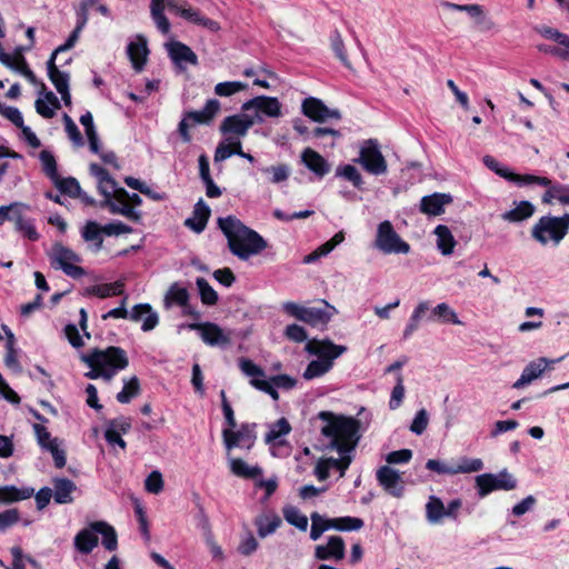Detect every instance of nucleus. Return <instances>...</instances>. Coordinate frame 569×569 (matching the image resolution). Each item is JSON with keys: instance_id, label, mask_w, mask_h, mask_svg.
<instances>
[{"instance_id": "obj_1", "label": "nucleus", "mask_w": 569, "mask_h": 569, "mask_svg": "<svg viewBox=\"0 0 569 569\" xmlns=\"http://www.w3.org/2000/svg\"><path fill=\"white\" fill-rule=\"evenodd\" d=\"M319 419L323 421L321 433L330 440L329 447L339 452L340 458H322L330 469H338L340 477L345 476L346 470L352 461L351 452L358 445L359 421L353 418L336 416L329 411H321Z\"/></svg>"}, {"instance_id": "obj_2", "label": "nucleus", "mask_w": 569, "mask_h": 569, "mask_svg": "<svg viewBox=\"0 0 569 569\" xmlns=\"http://www.w3.org/2000/svg\"><path fill=\"white\" fill-rule=\"evenodd\" d=\"M81 361L89 368L84 376L89 379H103L111 381L113 377L129 366L127 352L120 347L92 349L81 356Z\"/></svg>"}, {"instance_id": "obj_3", "label": "nucleus", "mask_w": 569, "mask_h": 569, "mask_svg": "<svg viewBox=\"0 0 569 569\" xmlns=\"http://www.w3.org/2000/svg\"><path fill=\"white\" fill-rule=\"evenodd\" d=\"M305 350L317 357L302 373L305 380H313L326 376L333 368L336 359L347 351V347L336 345L329 339H311L307 341Z\"/></svg>"}, {"instance_id": "obj_4", "label": "nucleus", "mask_w": 569, "mask_h": 569, "mask_svg": "<svg viewBox=\"0 0 569 569\" xmlns=\"http://www.w3.org/2000/svg\"><path fill=\"white\" fill-rule=\"evenodd\" d=\"M218 224L228 239L229 249H264L267 247V242L258 232L233 216L219 218Z\"/></svg>"}, {"instance_id": "obj_5", "label": "nucleus", "mask_w": 569, "mask_h": 569, "mask_svg": "<svg viewBox=\"0 0 569 569\" xmlns=\"http://www.w3.org/2000/svg\"><path fill=\"white\" fill-rule=\"evenodd\" d=\"M569 229V214L562 217H541L532 229V236L541 244H558Z\"/></svg>"}, {"instance_id": "obj_6", "label": "nucleus", "mask_w": 569, "mask_h": 569, "mask_svg": "<svg viewBox=\"0 0 569 569\" xmlns=\"http://www.w3.org/2000/svg\"><path fill=\"white\" fill-rule=\"evenodd\" d=\"M517 486V478L507 469H502L497 473H481L475 478V487L480 498H485L493 491H511Z\"/></svg>"}, {"instance_id": "obj_7", "label": "nucleus", "mask_w": 569, "mask_h": 569, "mask_svg": "<svg viewBox=\"0 0 569 569\" xmlns=\"http://www.w3.org/2000/svg\"><path fill=\"white\" fill-rule=\"evenodd\" d=\"M292 431V427L287 418H280L274 422L267 425V432L263 441L269 447L273 457H279L282 449L289 448L288 436Z\"/></svg>"}, {"instance_id": "obj_8", "label": "nucleus", "mask_w": 569, "mask_h": 569, "mask_svg": "<svg viewBox=\"0 0 569 569\" xmlns=\"http://www.w3.org/2000/svg\"><path fill=\"white\" fill-rule=\"evenodd\" d=\"M369 173L383 174L387 172V162L375 140H368L360 149L357 160Z\"/></svg>"}, {"instance_id": "obj_9", "label": "nucleus", "mask_w": 569, "mask_h": 569, "mask_svg": "<svg viewBox=\"0 0 569 569\" xmlns=\"http://www.w3.org/2000/svg\"><path fill=\"white\" fill-rule=\"evenodd\" d=\"M223 443L228 451L233 448H243L250 450L256 442V423H243L239 430L223 429Z\"/></svg>"}, {"instance_id": "obj_10", "label": "nucleus", "mask_w": 569, "mask_h": 569, "mask_svg": "<svg viewBox=\"0 0 569 569\" xmlns=\"http://www.w3.org/2000/svg\"><path fill=\"white\" fill-rule=\"evenodd\" d=\"M256 122H262V119L259 116L253 118L247 113L229 116L221 122L220 132L226 137H233V139L240 140L247 136L249 129Z\"/></svg>"}, {"instance_id": "obj_11", "label": "nucleus", "mask_w": 569, "mask_h": 569, "mask_svg": "<svg viewBox=\"0 0 569 569\" xmlns=\"http://www.w3.org/2000/svg\"><path fill=\"white\" fill-rule=\"evenodd\" d=\"M188 328L198 331L208 346L226 347L231 343V331H226L213 322L190 323Z\"/></svg>"}, {"instance_id": "obj_12", "label": "nucleus", "mask_w": 569, "mask_h": 569, "mask_svg": "<svg viewBox=\"0 0 569 569\" xmlns=\"http://www.w3.org/2000/svg\"><path fill=\"white\" fill-rule=\"evenodd\" d=\"M563 357L557 359H548L545 357H540L533 361H530L522 370L520 377L513 382V389H522L526 386L530 385L533 380L540 378L543 372L558 362H560Z\"/></svg>"}, {"instance_id": "obj_13", "label": "nucleus", "mask_w": 569, "mask_h": 569, "mask_svg": "<svg viewBox=\"0 0 569 569\" xmlns=\"http://www.w3.org/2000/svg\"><path fill=\"white\" fill-rule=\"evenodd\" d=\"M302 113L315 122H326L328 120H340L341 113L338 109L327 107L322 100L309 97L301 103Z\"/></svg>"}, {"instance_id": "obj_14", "label": "nucleus", "mask_w": 569, "mask_h": 569, "mask_svg": "<svg viewBox=\"0 0 569 569\" xmlns=\"http://www.w3.org/2000/svg\"><path fill=\"white\" fill-rule=\"evenodd\" d=\"M102 206L109 208L111 213L121 214L131 221H139L141 218V213L128 202V191L123 188L117 190L112 197L104 199Z\"/></svg>"}, {"instance_id": "obj_15", "label": "nucleus", "mask_w": 569, "mask_h": 569, "mask_svg": "<svg viewBox=\"0 0 569 569\" xmlns=\"http://www.w3.org/2000/svg\"><path fill=\"white\" fill-rule=\"evenodd\" d=\"M80 261V257L74 251H53L50 256V262L54 269H61L74 279L84 274V269L76 264Z\"/></svg>"}, {"instance_id": "obj_16", "label": "nucleus", "mask_w": 569, "mask_h": 569, "mask_svg": "<svg viewBox=\"0 0 569 569\" xmlns=\"http://www.w3.org/2000/svg\"><path fill=\"white\" fill-rule=\"evenodd\" d=\"M377 481L383 488L386 492L395 498H401L405 492V485L401 478V473L389 467L382 466L377 470Z\"/></svg>"}, {"instance_id": "obj_17", "label": "nucleus", "mask_w": 569, "mask_h": 569, "mask_svg": "<svg viewBox=\"0 0 569 569\" xmlns=\"http://www.w3.org/2000/svg\"><path fill=\"white\" fill-rule=\"evenodd\" d=\"M56 57L57 54L52 53L49 61L47 62L48 76L57 91L61 94V99L63 100L66 106L71 104V94L69 91V73L62 72L56 66Z\"/></svg>"}, {"instance_id": "obj_18", "label": "nucleus", "mask_w": 569, "mask_h": 569, "mask_svg": "<svg viewBox=\"0 0 569 569\" xmlns=\"http://www.w3.org/2000/svg\"><path fill=\"white\" fill-rule=\"evenodd\" d=\"M376 246L378 249H409V246L400 239L388 220L378 226Z\"/></svg>"}, {"instance_id": "obj_19", "label": "nucleus", "mask_w": 569, "mask_h": 569, "mask_svg": "<svg viewBox=\"0 0 569 569\" xmlns=\"http://www.w3.org/2000/svg\"><path fill=\"white\" fill-rule=\"evenodd\" d=\"M346 555V545L341 537L331 536L326 545L315 548V558L318 560L341 561Z\"/></svg>"}, {"instance_id": "obj_20", "label": "nucleus", "mask_w": 569, "mask_h": 569, "mask_svg": "<svg viewBox=\"0 0 569 569\" xmlns=\"http://www.w3.org/2000/svg\"><path fill=\"white\" fill-rule=\"evenodd\" d=\"M250 109H256L270 118L282 116L281 103L274 97L259 96L242 104V110L248 111Z\"/></svg>"}, {"instance_id": "obj_21", "label": "nucleus", "mask_w": 569, "mask_h": 569, "mask_svg": "<svg viewBox=\"0 0 569 569\" xmlns=\"http://www.w3.org/2000/svg\"><path fill=\"white\" fill-rule=\"evenodd\" d=\"M129 319L133 322H141V330L144 332L153 330L159 325V315L149 303L134 305Z\"/></svg>"}, {"instance_id": "obj_22", "label": "nucleus", "mask_w": 569, "mask_h": 569, "mask_svg": "<svg viewBox=\"0 0 569 569\" xmlns=\"http://www.w3.org/2000/svg\"><path fill=\"white\" fill-rule=\"evenodd\" d=\"M322 307H306L302 322H306L312 327L326 326L332 316L337 312L336 308L329 305L327 301H321Z\"/></svg>"}, {"instance_id": "obj_23", "label": "nucleus", "mask_w": 569, "mask_h": 569, "mask_svg": "<svg viewBox=\"0 0 569 569\" xmlns=\"http://www.w3.org/2000/svg\"><path fill=\"white\" fill-rule=\"evenodd\" d=\"M452 200L451 194L442 192L425 196L420 201V211L427 216H440L445 212V207L450 204Z\"/></svg>"}, {"instance_id": "obj_24", "label": "nucleus", "mask_w": 569, "mask_h": 569, "mask_svg": "<svg viewBox=\"0 0 569 569\" xmlns=\"http://www.w3.org/2000/svg\"><path fill=\"white\" fill-rule=\"evenodd\" d=\"M428 321L441 325L463 326L456 310L447 302H440L432 307Z\"/></svg>"}, {"instance_id": "obj_25", "label": "nucleus", "mask_w": 569, "mask_h": 569, "mask_svg": "<svg viewBox=\"0 0 569 569\" xmlns=\"http://www.w3.org/2000/svg\"><path fill=\"white\" fill-rule=\"evenodd\" d=\"M220 108V102L217 99H209L202 110L188 111L184 117L188 118L192 127L194 124H208L218 114Z\"/></svg>"}, {"instance_id": "obj_26", "label": "nucleus", "mask_w": 569, "mask_h": 569, "mask_svg": "<svg viewBox=\"0 0 569 569\" xmlns=\"http://www.w3.org/2000/svg\"><path fill=\"white\" fill-rule=\"evenodd\" d=\"M301 161L310 171L320 178L330 171L329 162L311 148H306L302 151Z\"/></svg>"}, {"instance_id": "obj_27", "label": "nucleus", "mask_w": 569, "mask_h": 569, "mask_svg": "<svg viewBox=\"0 0 569 569\" xmlns=\"http://www.w3.org/2000/svg\"><path fill=\"white\" fill-rule=\"evenodd\" d=\"M178 16H180L189 22L202 26L203 28L212 32H217L220 30V26L217 21L203 17L198 9L191 7L189 3L184 1L182 2V7L179 10Z\"/></svg>"}, {"instance_id": "obj_28", "label": "nucleus", "mask_w": 569, "mask_h": 569, "mask_svg": "<svg viewBox=\"0 0 569 569\" xmlns=\"http://www.w3.org/2000/svg\"><path fill=\"white\" fill-rule=\"evenodd\" d=\"M167 51L170 58L177 63L197 64L198 58L196 53L184 43L180 41H170L166 43Z\"/></svg>"}, {"instance_id": "obj_29", "label": "nucleus", "mask_w": 569, "mask_h": 569, "mask_svg": "<svg viewBox=\"0 0 569 569\" xmlns=\"http://www.w3.org/2000/svg\"><path fill=\"white\" fill-rule=\"evenodd\" d=\"M99 531L93 529V522L80 530L74 537L76 549L83 555L90 553L98 546Z\"/></svg>"}, {"instance_id": "obj_30", "label": "nucleus", "mask_w": 569, "mask_h": 569, "mask_svg": "<svg viewBox=\"0 0 569 569\" xmlns=\"http://www.w3.org/2000/svg\"><path fill=\"white\" fill-rule=\"evenodd\" d=\"M431 305H430V301L428 300H421L417 303V306L415 307L409 320H408V323L406 325V328L403 330V338L405 339H408L409 337H411V335L418 330L421 321L423 320H428V317H426V313L428 311L431 312Z\"/></svg>"}, {"instance_id": "obj_31", "label": "nucleus", "mask_w": 569, "mask_h": 569, "mask_svg": "<svg viewBox=\"0 0 569 569\" xmlns=\"http://www.w3.org/2000/svg\"><path fill=\"white\" fill-rule=\"evenodd\" d=\"M281 522V518L272 511L263 512L254 519V526L260 538H266L276 532Z\"/></svg>"}, {"instance_id": "obj_32", "label": "nucleus", "mask_w": 569, "mask_h": 569, "mask_svg": "<svg viewBox=\"0 0 569 569\" xmlns=\"http://www.w3.org/2000/svg\"><path fill=\"white\" fill-rule=\"evenodd\" d=\"M210 212L209 206L200 199L194 206L192 217L186 220V226L198 233L201 232L207 226Z\"/></svg>"}, {"instance_id": "obj_33", "label": "nucleus", "mask_w": 569, "mask_h": 569, "mask_svg": "<svg viewBox=\"0 0 569 569\" xmlns=\"http://www.w3.org/2000/svg\"><path fill=\"white\" fill-rule=\"evenodd\" d=\"M228 462L231 472L237 477L244 479H256L262 475V469L259 466H250L242 459L228 455Z\"/></svg>"}, {"instance_id": "obj_34", "label": "nucleus", "mask_w": 569, "mask_h": 569, "mask_svg": "<svg viewBox=\"0 0 569 569\" xmlns=\"http://www.w3.org/2000/svg\"><path fill=\"white\" fill-rule=\"evenodd\" d=\"M77 489L73 481L66 478L53 480V499L57 503L64 505L73 501L72 493Z\"/></svg>"}, {"instance_id": "obj_35", "label": "nucleus", "mask_w": 569, "mask_h": 569, "mask_svg": "<svg viewBox=\"0 0 569 569\" xmlns=\"http://www.w3.org/2000/svg\"><path fill=\"white\" fill-rule=\"evenodd\" d=\"M446 7L456 11H465L469 13L472 18L476 19L477 24L485 26L486 30H490L495 27V23L486 18L485 10L480 4H456V3H446Z\"/></svg>"}, {"instance_id": "obj_36", "label": "nucleus", "mask_w": 569, "mask_h": 569, "mask_svg": "<svg viewBox=\"0 0 569 569\" xmlns=\"http://www.w3.org/2000/svg\"><path fill=\"white\" fill-rule=\"evenodd\" d=\"M34 493V489L30 487L17 488L14 486L0 487V502L10 503L29 499Z\"/></svg>"}, {"instance_id": "obj_37", "label": "nucleus", "mask_w": 569, "mask_h": 569, "mask_svg": "<svg viewBox=\"0 0 569 569\" xmlns=\"http://www.w3.org/2000/svg\"><path fill=\"white\" fill-rule=\"evenodd\" d=\"M128 56L132 62L133 68L140 71L146 63L148 56L146 40L139 37L137 41L131 42L128 46Z\"/></svg>"}, {"instance_id": "obj_38", "label": "nucleus", "mask_w": 569, "mask_h": 569, "mask_svg": "<svg viewBox=\"0 0 569 569\" xmlns=\"http://www.w3.org/2000/svg\"><path fill=\"white\" fill-rule=\"evenodd\" d=\"M164 0H151V18L154 21L158 30L164 36H168L170 33V22L168 18L164 16Z\"/></svg>"}, {"instance_id": "obj_39", "label": "nucleus", "mask_w": 569, "mask_h": 569, "mask_svg": "<svg viewBox=\"0 0 569 569\" xmlns=\"http://www.w3.org/2000/svg\"><path fill=\"white\" fill-rule=\"evenodd\" d=\"M124 283L116 281L112 283L96 284L86 289L87 296H97L101 299L120 296L123 293Z\"/></svg>"}, {"instance_id": "obj_40", "label": "nucleus", "mask_w": 569, "mask_h": 569, "mask_svg": "<svg viewBox=\"0 0 569 569\" xmlns=\"http://www.w3.org/2000/svg\"><path fill=\"white\" fill-rule=\"evenodd\" d=\"M446 517V506L442 500L436 496H430L426 503V518L429 523L438 525Z\"/></svg>"}, {"instance_id": "obj_41", "label": "nucleus", "mask_w": 569, "mask_h": 569, "mask_svg": "<svg viewBox=\"0 0 569 569\" xmlns=\"http://www.w3.org/2000/svg\"><path fill=\"white\" fill-rule=\"evenodd\" d=\"M535 212V206L529 201H520L515 208L506 211L502 219L509 222H520L530 218Z\"/></svg>"}, {"instance_id": "obj_42", "label": "nucleus", "mask_w": 569, "mask_h": 569, "mask_svg": "<svg viewBox=\"0 0 569 569\" xmlns=\"http://www.w3.org/2000/svg\"><path fill=\"white\" fill-rule=\"evenodd\" d=\"M189 293L184 287L179 286L178 283H173L170 286L164 296V307L167 309L172 306L186 307L188 303Z\"/></svg>"}, {"instance_id": "obj_43", "label": "nucleus", "mask_w": 569, "mask_h": 569, "mask_svg": "<svg viewBox=\"0 0 569 569\" xmlns=\"http://www.w3.org/2000/svg\"><path fill=\"white\" fill-rule=\"evenodd\" d=\"M93 529L102 536V545L109 551H114L118 547V537L114 528L104 521H94Z\"/></svg>"}, {"instance_id": "obj_44", "label": "nucleus", "mask_w": 569, "mask_h": 569, "mask_svg": "<svg viewBox=\"0 0 569 569\" xmlns=\"http://www.w3.org/2000/svg\"><path fill=\"white\" fill-rule=\"evenodd\" d=\"M140 381L138 377L132 376L128 379H123V387L117 395V400L120 403H129L133 398L140 395Z\"/></svg>"}, {"instance_id": "obj_45", "label": "nucleus", "mask_w": 569, "mask_h": 569, "mask_svg": "<svg viewBox=\"0 0 569 569\" xmlns=\"http://www.w3.org/2000/svg\"><path fill=\"white\" fill-rule=\"evenodd\" d=\"M2 330L4 331L6 337H7V343H6L7 352H6V357H4V363L11 370L19 371L20 365L18 361L17 350L14 348V342H16L14 335L7 326H2Z\"/></svg>"}, {"instance_id": "obj_46", "label": "nucleus", "mask_w": 569, "mask_h": 569, "mask_svg": "<svg viewBox=\"0 0 569 569\" xmlns=\"http://www.w3.org/2000/svg\"><path fill=\"white\" fill-rule=\"evenodd\" d=\"M456 475L459 473H473L481 471L485 467L480 458L460 457L453 461Z\"/></svg>"}, {"instance_id": "obj_47", "label": "nucleus", "mask_w": 569, "mask_h": 569, "mask_svg": "<svg viewBox=\"0 0 569 569\" xmlns=\"http://www.w3.org/2000/svg\"><path fill=\"white\" fill-rule=\"evenodd\" d=\"M6 67L14 70L16 72H19L22 74L31 84L38 86V80L34 76V73L29 69L26 60L23 57H11L10 61L7 63H3Z\"/></svg>"}, {"instance_id": "obj_48", "label": "nucleus", "mask_w": 569, "mask_h": 569, "mask_svg": "<svg viewBox=\"0 0 569 569\" xmlns=\"http://www.w3.org/2000/svg\"><path fill=\"white\" fill-rule=\"evenodd\" d=\"M553 200H558L561 203L569 204V186L567 184H553L547 189L542 196L545 203H551Z\"/></svg>"}, {"instance_id": "obj_49", "label": "nucleus", "mask_w": 569, "mask_h": 569, "mask_svg": "<svg viewBox=\"0 0 569 569\" xmlns=\"http://www.w3.org/2000/svg\"><path fill=\"white\" fill-rule=\"evenodd\" d=\"M241 372L250 378V385L254 380H266V373L261 367L248 358H240L238 361Z\"/></svg>"}, {"instance_id": "obj_50", "label": "nucleus", "mask_w": 569, "mask_h": 569, "mask_svg": "<svg viewBox=\"0 0 569 569\" xmlns=\"http://www.w3.org/2000/svg\"><path fill=\"white\" fill-rule=\"evenodd\" d=\"M330 525L332 526V529L339 531H357L363 527V521L360 518L347 516L332 518Z\"/></svg>"}, {"instance_id": "obj_51", "label": "nucleus", "mask_w": 569, "mask_h": 569, "mask_svg": "<svg viewBox=\"0 0 569 569\" xmlns=\"http://www.w3.org/2000/svg\"><path fill=\"white\" fill-rule=\"evenodd\" d=\"M284 519L299 530H307L308 528V518L300 510L293 506H288L283 509Z\"/></svg>"}, {"instance_id": "obj_52", "label": "nucleus", "mask_w": 569, "mask_h": 569, "mask_svg": "<svg viewBox=\"0 0 569 569\" xmlns=\"http://www.w3.org/2000/svg\"><path fill=\"white\" fill-rule=\"evenodd\" d=\"M331 519H325L319 513L315 512L311 515V530L310 538L311 540H318L321 535L329 529H332Z\"/></svg>"}, {"instance_id": "obj_53", "label": "nucleus", "mask_w": 569, "mask_h": 569, "mask_svg": "<svg viewBox=\"0 0 569 569\" xmlns=\"http://www.w3.org/2000/svg\"><path fill=\"white\" fill-rule=\"evenodd\" d=\"M239 141L238 139H233V137H226V139L218 144L214 152V161L220 162L232 154H236L234 143Z\"/></svg>"}, {"instance_id": "obj_54", "label": "nucleus", "mask_w": 569, "mask_h": 569, "mask_svg": "<svg viewBox=\"0 0 569 569\" xmlns=\"http://www.w3.org/2000/svg\"><path fill=\"white\" fill-rule=\"evenodd\" d=\"M33 431L38 445L44 450H48L50 447L56 446V443L59 442V439L52 438L48 429L41 423H34Z\"/></svg>"}, {"instance_id": "obj_55", "label": "nucleus", "mask_w": 569, "mask_h": 569, "mask_svg": "<svg viewBox=\"0 0 569 569\" xmlns=\"http://www.w3.org/2000/svg\"><path fill=\"white\" fill-rule=\"evenodd\" d=\"M247 89V83L240 81L219 82L214 87V93L219 97H230Z\"/></svg>"}, {"instance_id": "obj_56", "label": "nucleus", "mask_w": 569, "mask_h": 569, "mask_svg": "<svg viewBox=\"0 0 569 569\" xmlns=\"http://www.w3.org/2000/svg\"><path fill=\"white\" fill-rule=\"evenodd\" d=\"M197 286L199 289V293L201 297V301L204 305L212 306L218 301V295L214 289L209 284V282L203 278L197 279Z\"/></svg>"}, {"instance_id": "obj_57", "label": "nucleus", "mask_w": 569, "mask_h": 569, "mask_svg": "<svg viewBox=\"0 0 569 569\" xmlns=\"http://www.w3.org/2000/svg\"><path fill=\"white\" fill-rule=\"evenodd\" d=\"M262 171L266 173H269L270 182L276 183V184L286 181L291 173L290 167L284 163L264 168Z\"/></svg>"}, {"instance_id": "obj_58", "label": "nucleus", "mask_w": 569, "mask_h": 569, "mask_svg": "<svg viewBox=\"0 0 569 569\" xmlns=\"http://www.w3.org/2000/svg\"><path fill=\"white\" fill-rule=\"evenodd\" d=\"M81 234L84 240L99 244L102 241V234H104V230L103 227L99 226L97 222L89 221L83 226Z\"/></svg>"}, {"instance_id": "obj_59", "label": "nucleus", "mask_w": 569, "mask_h": 569, "mask_svg": "<svg viewBox=\"0 0 569 569\" xmlns=\"http://www.w3.org/2000/svg\"><path fill=\"white\" fill-rule=\"evenodd\" d=\"M437 236L438 249H453L456 246L455 238L447 226H438L435 229Z\"/></svg>"}, {"instance_id": "obj_60", "label": "nucleus", "mask_w": 569, "mask_h": 569, "mask_svg": "<svg viewBox=\"0 0 569 569\" xmlns=\"http://www.w3.org/2000/svg\"><path fill=\"white\" fill-rule=\"evenodd\" d=\"M258 547L259 543L253 533L251 531H247L241 536L240 542L238 545V552L248 557L256 552Z\"/></svg>"}, {"instance_id": "obj_61", "label": "nucleus", "mask_w": 569, "mask_h": 569, "mask_svg": "<svg viewBox=\"0 0 569 569\" xmlns=\"http://www.w3.org/2000/svg\"><path fill=\"white\" fill-rule=\"evenodd\" d=\"M426 468L430 471L436 472L437 475H442V476H455L456 475L453 461L446 462V461L438 460V459H429L426 462Z\"/></svg>"}, {"instance_id": "obj_62", "label": "nucleus", "mask_w": 569, "mask_h": 569, "mask_svg": "<svg viewBox=\"0 0 569 569\" xmlns=\"http://www.w3.org/2000/svg\"><path fill=\"white\" fill-rule=\"evenodd\" d=\"M87 22H88V18L86 16L79 18L78 24H77L76 29L72 31V33L70 34V37L68 38V40L63 44L59 46L52 53L58 54L60 52L71 49L76 44V42L79 38V34L82 31V29L84 28V26L87 24Z\"/></svg>"}, {"instance_id": "obj_63", "label": "nucleus", "mask_w": 569, "mask_h": 569, "mask_svg": "<svg viewBox=\"0 0 569 569\" xmlns=\"http://www.w3.org/2000/svg\"><path fill=\"white\" fill-rule=\"evenodd\" d=\"M164 482L160 471L153 470L144 481V488L148 492L158 495L163 490Z\"/></svg>"}, {"instance_id": "obj_64", "label": "nucleus", "mask_w": 569, "mask_h": 569, "mask_svg": "<svg viewBox=\"0 0 569 569\" xmlns=\"http://www.w3.org/2000/svg\"><path fill=\"white\" fill-rule=\"evenodd\" d=\"M43 171L51 179L58 178L57 163L53 154L47 150H43L39 154Z\"/></svg>"}]
</instances>
